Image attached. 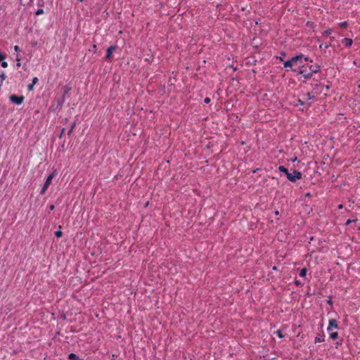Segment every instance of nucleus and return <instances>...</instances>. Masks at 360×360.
I'll return each mask as SVG.
<instances>
[{"mask_svg": "<svg viewBox=\"0 0 360 360\" xmlns=\"http://www.w3.org/2000/svg\"><path fill=\"white\" fill-rule=\"evenodd\" d=\"M309 61L307 57H304L302 54L297 55L291 58L292 67L300 68L299 73L302 75L305 78L308 79L311 77L310 73H307L304 67V62Z\"/></svg>", "mask_w": 360, "mask_h": 360, "instance_id": "obj_1", "label": "nucleus"}, {"mask_svg": "<svg viewBox=\"0 0 360 360\" xmlns=\"http://www.w3.org/2000/svg\"><path fill=\"white\" fill-rule=\"evenodd\" d=\"M286 177L291 182H295L296 181L302 179V174L300 172L294 170L292 173L288 172Z\"/></svg>", "mask_w": 360, "mask_h": 360, "instance_id": "obj_2", "label": "nucleus"}, {"mask_svg": "<svg viewBox=\"0 0 360 360\" xmlns=\"http://www.w3.org/2000/svg\"><path fill=\"white\" fill-rule=\"evenodd\" d=\"M338 324L335 319H332L329 320L328 326L327 327V331L330 332V330H333V329H338Z\"/></svg>", "mask_w": 360, "mask_h": 360, "instance_id": "obj_3", "label": "nucleus"}, {"mask_svg": "<svg viewBox=\"0 0 360 360\" xmlns=\"http://www.w3.org/2000/svg\"><path fill=\"white\" fill-rule=\"evenodd\" d=\"M23 99V96H17L15 95H13L10 97V100L17 105H20L22 103Z\"/></svg>", "mask_w": 360, "mask_h": 360, "instance_id": "obj_4", "label": "nucleus"}, {"mask_svg": "<svg viewBox=\"0 0 360 360\" xmlns=\"http://www.w3.org/2000/svg\"><path fill=\"white\" fill-rule=\"evenodd\" d=\"M55 176H56V172H53V173L49 174V176L47 177L46 181H45V184H46V186H49L50 184L52 182L53 179L55 177Z\"/></svg>", "mask_w": 360, "mask_h": 360, "instance_id": "obj_5", "label": "nucleus"}, {"mask_svg": "<svg viewBox=\"0 0 360 360\" xmlns=\"http://www.w3.org/2000/svg\"><path fill=\"white\" fill-rule=\"evenodd\" d=\"M342 44L343 45H345V46H347V47H349L352 44V40L351 39H349V38H345V39H342Z\"/></svg>", "mask_w": 360, "mask_h": 360, "instance_id": "obj_6", "label": "nucleus"}, {"mask_svg": "<svg viewBox=\"0 0 360 360\" xmlns=\"http://www.w3.org/2000/svg\"><path fill=\"white\" fill-rule=\"evenodd\" d=\"M116 49V47L114 46H110L107 49L106 58H110L111 57L112 53Z\"/></svg>", "mask_w": 360, "mask_h": 360, "instance_id": "obj_7", "label": "nucleus"}, {"mask_svg": "<svg viewBox=\"0 0 360 360\" xmlns=\"http://www.w3.org/2000/svg\"><path fill=\"white\" fill-rule=\"evenodd\" d=\"M319 68H320V67H319V65H311V66L309 67V69H310L311 72H309V73H310L311 75V73H316V72H319Z\"/></svg>", "mask_w": 360, "mask_h": 360, "instance_id": "obj_8", "label": "nucleus"}, {"mask_svg": "<svg viewBox=\"0 0 360 360\" xmlns=\"http://www.w3.org/2000/svg\"><path fill=\"white\" fill-rule=\"evenodd\" d=\"M285 68H291L292 71H297L296 68H293L292 63L291 62V59L284 62L283 63Z\"/></svg>", "mask_w": 360, "mask_h": 360, "instance_id": "obj_9", "label": "nucleus"}, {"mask_svg": "<svg viewBox=\"0 0 360 360\" xmlns=\"http://www.w3.org/2000/svg\"><path fill=\"white\" fill-rule=\"evenodd\" d=\"M37 82H38V78L34 77L32 79V83L28 86V90L32 91L34 89V85L36 84L37 83Z\"/></svg>", "mask_w": 360, "mask_h": 360, "instance_id": "obj_10", "label": "nucleus"}, {"mask_svg": "<svg viewBox=\"0 0 360 360\" xmlns=\"http://www.w3.org/2000/svg\"><path fill=\"white\" fill-rule=\"evenodd\" d=\"M69 359L70 360H83L74 353H71L69 354Z\"/></svg>", "mask_w": 360, "mask_h": 360, "instance_id": "obj_11", "label": "nucleus"}, {"mask_svg": "<svg viewBox=\"0 0 360 360\" xmlns=\"http://www.w3.org/2000/svg\"><path fill=\"white\" fill-rule=\"evenodd\" d=\"M278 170L281 172H283L285 175L289 172L288 170L284 166H279Z\"/></svg>", "mask_w": 360, "mask_h": 360, "instance_id": "obj_12", "label": "nucleus"}, {"mask_svg": "<svg viewBox=\"0 0 360 360\" xmlns=\"http://www.w3.org/2000/svg\"><path fill=\"white\" fill-rule=\"evenodd\" d=\"M330 338L333 340H335L338 337V333L337 332L330 333Z\"/></svg>", "mask_w": 360, "mask_h": 360, "instance_id": "obj_13", "label": "nucleus"}, {"mask_svg": "<svg viewBox=\"0 0 360 360\" xmlns=\"http://www.w3.org/2000/svg\"><path fill=\"white\" fill-rule=\"evenodd\" d=\"M306 275H307V269L305 268L302 269L300 272V276L301 277H305Z\"/></svg>", "mask_w": 360, "mask_h": 360, "instance_id": "obj_14", "label": "nucleus"}, {"mask_svg": "<svg viewBox=\"0 0 360 360\" xmlns=\"http://www.w3.org/2000/svg\"><path fill=\"white\" fill-rule=\"evenodd\" d=\"M49 186H46V184H44V186L42 187L40 193L44 194L48 188Z\"/></svg>", "mask_w": 360, "mask_h": 360, "instance_id": "obj_15", "label": "nucleus"}, {"mask_svg": "<svg viewBox=\"0 0 360 360\" xmlns=\"http://www.w3.org/2000/svg\"><path fill=\"white\" fill-rule=\"evenodd\" d=\"M332 33V30L330 29H328L326 30H325L323 32V35H329Z\"/></svg>", "mask_w": 360, "mask_h": 360, "instance_id": "obj_16", "label": "nucleus"}, {"mask_svg": "<svg viewBox=\"0 0 360 360\" xmlns=\"http://www.w3.org/2000/svg\"><path fill=\"white\" fill-rule=\"evenodd\" d=\"M63 235V233L61 231H57L55 232V236L57 237V238H60Z\"/></svg>", "mask_w": 360, "mask_h": 360, "instance_id": "obj_17", "label": "nucleus"}, {"mask_svg": "<svg viewBox=\"0 0 360 360\" xmlns=\"http://www.w3.org/2000/svg\"><path fill=\"white\" fill-rule=\"evenodd\" d=\"M44 13V11L43 9H38L37 11H36V15H41Z\"/></svg>", "mask_w": 360, "mask_h": 360, "instance_id": "obj_18", "label": "nucleus"}, {"mask_svg": "<svg viewBox=\"0 0 360 360\" xmlns=\"http://www.w3.org/2000/svg\"><path fill=\"white\" fill-rule=\"evenodd\" d=\"M1 66H2V68H7V67H8V63H7V62H6V61H3V62L1 63Z\"/></svg>", "mask_w": 360, "mask_h": 360, "instance_id": "obj_19", "label": "nucleus"}, {"mask_svg": "<svg viewBox=\"0 0 360 360\" xmlns=\"http://www.w3.org/2000/svg\"><path fill=\"white\" fill-rule=\"evenodd\" d=\"M16 60L18 61L17 65H16L17 67H20L21 64L20 63V58H19V56L18 55L16 56Z\"/></svg>", "mask_w": 360, "mask_h": 360, "instance_id": "obj_20", "label": "nucleus"}, {"mask_svg": "<svg viewBox=\"0 0 360 360\" xmlns=\"http://www.w3.org/2000/svg\"><path fill=\"white\" fill-rule=\"evenodd\" d=\"M347 25V22H343L340 23V26H341L342 27H346Z\"/></svg>", "mask_w": 360, "mask_h": 360, "instance_id": "obj_21", "label": "nucleus"}, {"mask_svg": "<svg viewBox=\"0 0 360 360\" xmlns=\"http://www.w3.org/2000/svg\"><path fill=\"white\" fill-rule=\"evenodd\" d=\"M276 334L281 338L283 337V335L281 334V332L280 330H277L276 331Z\"/></svg>", "mask_w": 360, "mask_h": 360, "instance_id": "obj_22", "label": "nucleus"}, {"mask_svg": "<svg viewBox=\"0 0 360 360\" xmlns=\"http://www.w3.org/2000/svg\"><path fill=\"white\" fill-rule=\"evenodd\" d=\"M0 78L1 79L2 81L4 80L6 78L5 74L4 73L1 74Z\"/></svg>", "mask_w": 360, "mask_h": 360, "instance_id": "obj_23", "label": "nucleus"}, {"mask_svg": "<svg viewBox=\"0 0 360 360\" xmlns=\"http://www.w3.org/2000/svg\"><path fill=\"white\" fill-rule=\"evenodd\" d=\"M307 96L309 100L314 98V96L311 95L310 93H308Z\"/></svg>", "mask_w": 360, "mask_h": 360, "instance_id": "obj_24", "label": "nucleus"}, {"mask_svg": "<svg viewBox=\"0 0 360 360\" xmlns=\"http://www.w3.org/2000/svg\"><path fill=\"white\" fill-rule=\"evenodd\" d=\"M210 102V99L209 98H205V103H209Z\"/></svg>", "mask_w": 360, "mask_h": 360, "instance_id": "obj_25", "label": "nucleus"}, {"mask_svg": "<svg viewBox=\"0 0 360 360\" xmlns=\"http://www.w3.org/2000/svg\"><path fill=\"white\" fill-rule=\"evenodd\" d=\"M291 160H292V162H294L297 160V158L296 156H295V157L292 158Z\"/></svg>", "mask_w": 360, "mask_h": 360, "instance_id": "obj_26", "label": "nucleus"}, {"mask_svg": "<svg viewBox=\"0 0 360 360\" xmlns=\"http://www.w3.org/2000/svg\"><path fill=\"white\" fill-rule=\"evenodd\" d=\"M14 50H15V51H19V47H18V46H14Z\"/></svg>", "mask_w": 360, "mask_h": 360, "instance_id": "obj_27", "label": "nucleus"}, {"mask_svg": "<svg viewBox=\"0 0 360 360\" xmlns=\"http://www.w3.org/2000/svg\"><path fill=\"white\" fill-rule=\"evenodd\" d=\"M352 222L350 219H348L346 222V224H349Z\"/></svg>", "mask_w": 360, "mask_h": 360, "instance_id": "obj_28", "label": "nucleus"}, {"mask_svg": "<svg viewBox=\"0 0 360 360\" xmlns=\"http://www.w3.org/2000/svg\"><path fill=\"white\" fill-rule=\"evenodd\" d=\"M316 342H321V341H322V340L321 338H316Z\"/></svg>", "mask_w": 360, "mask_h": 360, "instance_id": "obj_29", "label": "nucleus"}, {"mask_svg": "<svg viewBox=\"0 0 360 360\" xmlns=\"http://www.w3.org/2000/svg\"><path fill=\"white\" fill-rule=\"evenodd\" d=\"M54 209V205H51L50 206V210H53Z\"/></svg>", "mask_w": 360, "mask_h": 360, "instance_id": "obj_30", "label": "nucleus"}, {"mask_svg": "<svg viewBox=\"0 0 360 360\" xmlns=\"http://www.w3.org/2000/svg\"><path fill=\"white\" fill-rule=\"evenodd\" d=\"M328 303L329 304H332V301H331L330 300H329L328 301Z\"/></svg>", "mask_w": 360, "mask_h": 360, "instance_id": "obj_31", "label": "nucleus"}, {"mask_svg": "<svg viewBox=\"0 0 360 360\" xmlns=\"http://www.w3.org/2000/svg\"><path fill=\"white\" fill-rule=\"evenodd\" d=\"M278 214H279L278 211H276V212H275V214H276V215H278Z\"/></svg>", "mask_w": 360, "mask_h": 360, "instance_id": "obj_32", "label": "nucleus"}, {"mask_svg": "<svg viewBox=\"0 0 360 360\" xmlns=\"http://www.w3.org/2000/svg\"><path fill=\"white\" fill-rule=\"evenodd\" d=\"M338 207H339L340 209H341V208L342 207V205H340L338 206Z\"/></svg>", "mask_w": 360, "mask_h": 360, "instance_id": "obj_33", "label": "nucleus"}, {"mask_svg": "<svg viewBox=\"0 0 360 360\" xmlns=\"http://www.w3.org/2000/svg\"><path fill=\"white\" fill-rule=\"evenodd\" d=\"M295 283H296V284H297V285H299V284L300 283L299 281H297Z\"/></svg>", "mask_w": 360, "mask_h": 360, "instance_id": "obj_34", "label": "nucleus"}, {"mask_svg": "<svg viewBox=\"0 0 360 360\" xmlns=\"http://www.w3.org/2000/svg\"><path fill=\"white\" fill-rule=\"evenodd\" d=\"M319 47L321 49L322 47H323V45L321 44Z\"/></svg>", "mask_w": 360, "mask_h": 360, "instance_id": "obj_35", "label": "nucleus"}, {"mask_svg": "<svg viewBox=\"0 0 360 360\" xmlns=\"http://www.w3.org/2000/svg\"><path fill=\"white\" fill-rule=\"evenodd\" d=\"M328 333H333V330H330V332H328Z\"/></svg>", "mask_w": 360, "mask_h": 360, "instance_id": "obj_36", "label": "nucleus"}]
</instances>
